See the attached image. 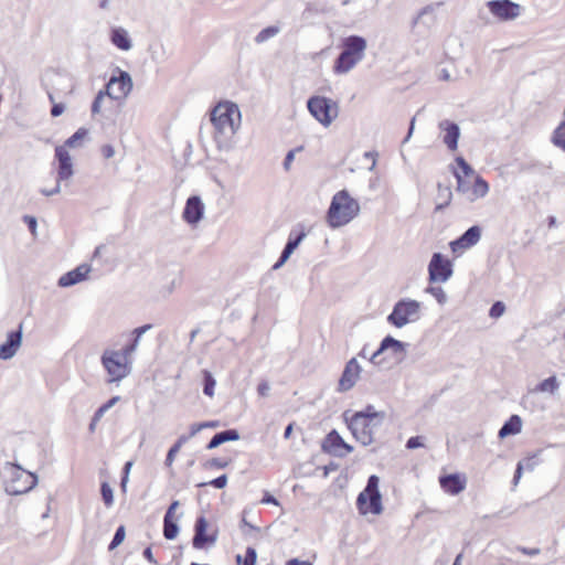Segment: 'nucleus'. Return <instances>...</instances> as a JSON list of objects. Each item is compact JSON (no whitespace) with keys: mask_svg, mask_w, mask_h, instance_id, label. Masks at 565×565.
<instances>
[{"mask_svg":"<svg viewBox=\"0 0 565 565\" xmlns=\"http://www.w3.org/2000/svg\"><path fill=\"white\" fill-rule=\"evenodd\" d=\"M132 89V78L129 73L118 70V76L113 75L106 84L105 92L114 100L125 99Z\"/></svg>","mask_w":565,"mask_h":565,"instance_id":"nucleus-12","label":"nucleus"},{"mask_svg":"<svg viewBox=\"0 0 565 565\" xmlns=\"http://www.w3.org/2000/svg\"><path fill=\"white\" fill-rule=\"evenodd\" d=\"M100 493L106 507H110L114 503V491L107 482H103L100 486Z\"/></svg>","mask_w":565,"mask_h":565,"instance_id":"nucleus-37","label":"nucleus"},{"mask_svg":"<svg viewBox=\"0 0 565 565\" xmlns=\"http://www.w3.org/2000/svg\"><path fill=\"white\" fill-rule=\"evenodd\" d=\"M505 311V306L502 301H497L494 302L490 310H489V316L491 318H494V319H498L500 318Z\"/></svg>","mask_w":565,"mask_h":565,"instance_id":"nucleus-42","label":"nucleus"},{"mask_svg":"<svg viewBox=\"0 0 565 565\" xmlns=\"http://www.w3.org/2000/svg\"><path fill=\"white\" fill-rule=\"evenodd\" d=\"M559 381L555 375H552L536 385L532 391L534 393H548L554 395L559 390Z\"/></svg>","mask_w":565,"mask_h":565,"instance_id":"nucleus-29","label":"nucleus"},{"mask_svg":"<svg viewBox=\"0 0 565 565\" xmlns=\"http://www.w3.org/2000/svg\"><path fill=\"white\" fill-rule=\"evenodd\" d=\"M440 487L449 494L457 495L466 488V479L458 473L439 477Z\"/></svg>","mask_w":565,"mask_h":565,"instance_id":"nucleus-23","label":"nucleus"},{"mask_svg":"<svg viewBox=\"0 0 565 565\" xmlns=\"http://www.w3.org/2000/svg\"><path fill=\"white\" fill-rule=\"evenodd\" d=\"M454 177L457 181L456 191L470 203L486 198L490 191L489 183L481 175H475L471 184L457 170H454Z\"/></svg>","mask_w":565,"mask_h":565,"instance_id":"nucleus-10","label":"nucleus"},{"mask_svg":"<svg viewBox=\"0 0 565 565\" xmlns=\"http://www.w3.org/2000/svg\"><path fill=\"white\" fill-rule=\"evenodd\" d=\"M152 328L151 324H145V326H141L139 328H136L132 333L134 335H137V338H141V335L143 333H146L148 330H150Z\"/></svg>","mask_w":565,"mask_h":565,"instance_id":"nucleus-58","label":"nucleus"},{"mask_svg":"<svg viewBox=\"0 0 565 565\" xmlns=\"http://www.w3.org/2000/svg\"><path fill=\"white\" fill-rule=\"evenodd\" d=\"M552 141L555 146L565 151V120H563L555 129Z\"/></svg>","mask_w":565,"mask_h":565,"instance_id":"nucleus-33","label":"nucleus"},{"mask_svg":"<svg viewBox=\"0 0 565 565\" xmlns=\"http://www.w3.org/2000/svg\"><path fill=\"white\" fill-rule=\"evenodd\" d=\"M257 559V553L253 547L246 550L244 565H255Z\"/></svg>","mask_w":565,"mask_h":565,"instance_id":"nucleus-45","label":"nucleus"},{"mask_svg":"<svg viewBox=\"0 0 565 565\" xmlns=\"http://www.w3.org/2000/svg\"><path fill=\"white\" fill-rule=\"evenodd\" d=\"M227 484V476L226 475H222L209 482H202L200 484H198L199 487H205V486H213L214 488H217V489H223L225 488Z\"/></svg>","mask_w":565,"mask_h":565,"instance_id":"nucleus-41","label":"nucleus"},{"mask_svg":"<svg viewBox=\"0 0 565 565\" xmlns=\"http://www.w3.org/2000/svg\"><path fill=\"white\" fill-rule=\"evenodd\" d=\"M407 347V343L396 340L391 335H387L382 340L379 349L370 355V362L375 365H380V356L386 351H390L392 356L395 358L396 361L402 362L406 356Z\"/></svg>","mask_w":565,"mask_h":565,"instance_id":"nucleus-13","label":"nucleus"},{"mask_svg":"<svg viewBox=\"0 0 565 565\" xmlns=\"http://www.w3.org/2000/svg\"><path fill=\"white\" fill-rule=\"evenodd\" d=\"M294 159H295V151H294V150H290V151L286 154L285 160H284V169H285L286 171H288V170L290 169V167H291V163H292Z\"/></svg>","mask_w":565,"mask_h":565,"instance_id":"nucleus-53","label":"nucleus"},{"mask_svg":"<svg viewBox=\"0 0 565 565\" xmlns=\"http://www.w3.org/2000/svg\"><path fill=\"white\" fill-rule=\"evenodd\" d=\"M367 42L363 36L349 35L342 40V52L333 64L335 74L344 75L351 72L365 57Z\"/></svg>","mask_w":565,"mask_h":565,"instance_id":"nucleus-4","label":"nucleus"},{"mask_svg":"<svg viewBox=\"0 0 565 565\" xmlns=\"http://www.w3.org/2000/svg\"><path fill=\"white\" fill-rule=\"evenodd\" d=\"M270 392V384L266 381H263L257 386V393L262 397H267Z\"/></svg>","mask_w":565,"mask_h":565,"instance_id":"nucleus-47","label":"nucleus"},{"mask_svg":"<svg viewBox=\"0 0 565 565\" xmlns=\"http://www.w3.org/2000/svg\"><path fill=\"white\" fill-rule=\"evenodd\" d=\"M106 98H108V96H107V93L105 92V89L99 90L92 104V114L93 115H98L103 111V107H104V103H105Z\"/></svg>","mask_w":565,"mask_h":565,"instance_id":"nucleus-35","label":"nucleus"},{"mask_svg":"<svg viewBox=\"0 0 565 565\" xmlns=\"http://www.w3.org/2000/svg\"><path fill=\"white\" fill-rule=\"evenodd\" d=\"M180 449H181V448H179V447H178V446H175V445H173V446L169 449V451H168V454H167V458H166V466H167V467H171V466H172V463H173V461H174V459H175V456H177V454L180 451Z\"/></svg>","mask_w":565,"mask_h":565,"instance_id":"nucleus-46","label":"nucleus"},{"mask_svg":"<svg viewBox=\"0 0 565 565\" xmlns=\"http://www.w3.org/2000/svg\"><path fill=\"white\" fill-rule=\"evenodd\" d=\"M204 214V204L200 196L193 195L186 200L185 207L183 210V220L190 224H198Z\"/></svg>","mask_w":565,"mask_h":565,"instance_id":"nucleus-21","label":"nucleus"},{"mask_svg":"<svg viewBox=\"0 0 565 565\" xmlns=\"http://www.w3.org/2000/svg\"><path fill=\"white\" fill-rule=\"evenodd\" d=\"M203 377H204V388H203V392L209 397H213L214 396V387L216 385V381L213 377V375L209 371H206V370L203 371Z\"/></svg>","mask_w":565,"mask_h":565,"instance_id":"nucleus-34","label":"nucleus"},{"mask_svg":"<svg viewBox=\"0 0 565 565\" xmlns=\"http://www.w3.org/2000/svg\"><path fill=\"white\" fill-rule=\"evenodd\" d=\"M120 399L119 396H114L111 397L107 403L103 404L100 407L105 411V412H108L113 406L116 405V403Z\"/></svg>","mask_w":565,"mask_h":565,"instance_id":"nucleus-59","label":"nucleus"},{"mask_svg":"<svg viewBox=\"0 0 565 565\" xmlns=\"http://www.w3.org/2000/svg\"><path fill=\"white\" fill-rule=\"evenodd\" d=\"M179 526L171 519H163V535L167 540H174L178 536Z\"/></svg>","mask_w":565,"mask_h":565,"instance_id":"nucleus-32","label":"nucleus"},{"mask_svg":"<svg viewBox=\"0 0 565 565\" xmlns=\"http://www.w3.org/2000/svg\"><path fill=\"white\" fill-rule=\"evenodd\" d=\"M65 110V107L63 104H55L53 105L52 109H51V115L53 117H58L61 116Z\"/></svg>","mask_w":565,"mask_h":565,"instance_id":"nucleus-56","label":"nucleus"},{"mask_svg":"<svg viewBox=\"0 0 565 565\" xmlns=\"http://www.w3.org/2000/svg\"><path fill=\"white\" fill-rule=\"evenodd\" d=\"M207 530V521L204 516H199L195 521L194 525V536H193V547L196 550H202L205 545H214L217 541V533L213 532L211 534L206 533Z\"/></svg>","mask_w":565,"mask_h":565,"instance_id":"nucleus-17","label":"nucleus"},{"mask_svg":"<svg viewBox=\"0 0 565 565\" xmlns=\"http://www.w3.org/2000/svg\"><path fill=\"white\" fill-rule=\"evenodd\" d=\"M422 317V303L417 300L405 298L397 301L392 312L387 316V322L396 328L417 322Z\"/></svg>","mask_w":565,"mask_h":565,"instance_id":"nucleus-7","label":"nucleus"},{"mask_svg":"<svg viewBox=\"0 0 565 565\" xmlns=\"http://www.w3.org/2000/svg\"><path fill=\"white\" fill-rule=\"evenodd\" d=\"M452 200V190L450 185L438 183L436 194V211H440L448 206Z\"/></svg>","mask_w":565,"mask_h":565,"instance_id":"nucleus-28","label":"nucleus"},{"mask_svg":"<svg viewBox=\"0 0 565 565\" xmlns=\"http://www.w3.org/2000/svg\"><path fill=\"white\" fill-rule=\"evenodd\" d=\"M179 501H173L170 507L168 508L167 512H166V515H164V519H171L173 520L174 519V512L177 510V508L179 507Z\"/></svg>","mask_w":565,"mask_h":565,"instance_id":"nucleus-51","label":"nucleus"},{"mask_svg":"<svg viewBox=\"0 0 565 565\" xmlns=\"http://www.w3.org/2000/svg\"><path fill=\"white\" fill-rule=\"evenodd\" d=\"M136 350H137L136 343H130L118 351H119V354H121V356H125L128 360H132L131 358H132L134 353L136 352Z\"/></svg>","mask_w":565,"mask_h":565,"instance_id":"nucleus-44","label":"nucleus"},{"mask_svg":"<svg viewBox=\"0 0 565 565\" xmlns=\"http://www.w3.org/2000/svg\"><path fill=\"white\" fill-rule=\"evenodd\" d=\"M305 237V232H300L296 237H291L290 235L278 262L273 266V269L276 270L280 268L289 259L291 254L295 252V249L299 246V244L302 242Z\"/></svg>","mask_w":565,"mask_h":565,"instance_id":"nucleus-24","label":"nucleus"},{"mask_svg":"<svg viewBox=\"0 0 565 565\" xmlns=\"http://www.w3.org/2000/svg\"><path fill=\"white\" fill-rule=\"evenodd\" d=\"M100 152L105 159H110L115 156V148L111 145H104Z\"/></svg>","mask_w":565,"mask_h":565,"instance_id":"nucleus-49","label":"nucleus"},{"mask_svg":"<svg viewBox=\"0 0 565 565\" xmlns=\"http://www.w3.org/2000/svg\"><path fill=\"white\" fill-rule=\"evenodd\" d=\"M362 367L355 358L350 359L341 374L338 384L339 392L350 391L360 379Z\"/></svg>","mask_w":565,"mask_h":565,"instance_id":"nucleus-15","label":"nucleus"},{"mask_svg":"<svg viewBox=\"0 0 565 565\" xmlns=\"http://www.w3.org/2000/svg\"><path fill=\"white\" fill-rule=\"evenodd\" d=\"M456 163L461 169L463 178H473L475 179V175H479L478 173H476L473 168L462 157H457Z\"/></svg>","mask_w":565,"mask_h":565,"instance_id":"nucleus-36","label":"nucleus"},{"mask_svg":"<svg viewBox=\"0 0 565 565\" xmlns=\"http://www.w3.org/2000/svg\"><path fill=\"white\" fill-rule=\"evenodd\" d=\"M111 43L122 51H129L132 47L131 39L124 28H115L111 30Z\"/></svg>","mask_w":565,"mask_h":565,"instance_id":"nucleus-25","label":"nucleus"},{"mask_svg":"<svg viewBox=\"0 0 565 565\" xmlns=\"http://www.w3.org/2000/svg\"><path fill=\"white\" fill-rule=\"evenodd\" d=\"M55 159L57 161L58 182L68 181L74 175L73 159L65 146L55 148Z\"/></svg>","mask_w":565,"mask_h":565,"instance_id":"nucleus-16","label":"nucleus"},{"mask_svg":"<svg viewBox=\"0 0 565 565\" xmlns=\"http://www.w3.org/2000/svg\"><path fill=\"white\" fill-rule=\"evenodd\" d=\"M204 468H220L223 469L228 466V460L220 459V458H213L204 462Z\"/></svg>","mask_w":565,"mask_h":565,"instance_id":"nucleus-43","label":"nucleus"},{"mask_svg":"<svg viewBox=\"0 0 565 565\" xmlns=\"http://www.w3.org/2000/svg\"><path fill=\"white\" fill-rule=\"evenodd\" d=\"M202 429H203V428H202V424H201V423H199V424H194V425H192V426H191V428H190V434H189V436H191V438H192V437H194L198 433H200Z\"/></svg>","mask_w":565,"mask_h":565,"instance_id":"nucleus-63","label":"nucleus"},{"mask_svg":"<svg viewBox=\"0 0 565 565\" xmlns=\"http://www.w3.org/2000/svg\"><path fill=\"white\" fill-rule=\"evenodd\" d=\"M522 429V419L519 415H512L500 428L499 438L503 439L510 435H516Z\"/></svg>","mask_w":565,"mask_h":565,"instance_id":"nucleus-26","label":"nucleus"},{"mask_svg":"<svg viewBox=\"0 0 565 565\" xmlns=\"http://www.w3.org/2000/svg\"><path fill=\"white\" fill-rule=\"evenodd\" d=\"M6 477L4 491L9 495H20L28 493L38 484V476L24 470L21 466L12 462L3 465Z\"/></svg>","mask_w":565,"mask_h":565,"instance_id":"nucleus-5","label":"nucleus"},{"mask_svg":"<svg viewBox=\"0 0 565 565\" xmlns=\"http://www.w3.org/2000/svg\"><path fill=\"white\" fill-rule=\"evenodd\" d=\"M24 221L28 223L30 231L34 233L36 230V224H38L36 218L33 216L26 215V216H24Z\"/></svg>","mask_w":565,"mask_h":565,"instance_id":"nucleus-60","label":"nucleus"},{"mask_svg":"<svg viewBox=\"0 0 565 565\" xmlns=\"http://www.w3.org/2000/svg\"><path fill=\"white\" fill-rule=\"evenodd\" d=\"M328 441L332 447H343L348 452L352 451V447L347 445L335 431H332L328 435Z\"/></svg>","mask_w":565,"mask_h":565,"instance_id":"nucleus-38","label":"nucleus"},{"mask_svg":"<svg viewBox=\"0 0 565 565\" xmlns=\"http://www.w3.org/2000/svg\"><path fill=\"white\" fill-rule=\"evenodd\" d=\"M519 551L529 556H535V555L540 554L539 548L520 547Z\"/></svg>","mask_w":565,"mask_h":565,"instance_id":"nucleus-61","label":"nucleus"},{"mask_svg":"<svg viewBox=\"0 0 565 565\" xmlns=\"http://www.w3.org/2000/svg\"><path fill=\"white\" fill-rule=\"evenodd\" d=\"M125 536H126L125 526L120 525L115 532L113 541L109 544V550L111 551V550H115L117 546H119L124 542Z\"/></svg>","mask_w":565,"mask_h":565,"instance_id":"nucleus-39","label":"nucleus"},{"mask_svg":"<svg viewBox=\"0 0 565 565\" xmlns=\"http://www.w3.org/2000/svg\"><path fill=\"white\" fill-rule=\"evenodd\" d=\"M486 7L491 17L498 22L516 20L522 12V7L511 0H489Z\"/></svg>","mask_w":565,"mask_h":565,"instance_id":"nucleus-11","label":"nucleus"},{"mask_svg":"<svg viewBox=\"0 0 565 565\" xmlns=\"http://www.w3.org/2000/svg\"><path fill=\"white\" fill-rule=\"evenodd\" d=\"M287 565H312V564L309 563V562H305V561H299L297 558H292V559L288 561Z\"/></svg>","mask_w":565,"mask_h":565,"instance_id":"nucleus-64","label":"nucleus"},{"mask_svg":"<svg viewBox=\"0 0 565 565\" xmlns=\"http://www.w3.org/2000/svg\"><path fill=\"white\" fill-rule=\"evenodd\" d=\"M263 504H275V505H279V502L278 500L273 497L271 494H269L268 492L265 493V495L263 497L262 501H260Z\"/></svg>","mask_w":565,"mask_h":565,"instance_id":"nucleus-55","label":"nucleus"},{"mask_svg":"<svg viewBox=\"0 0 565 565\" xmlns=\"http://www.w3.org/2000/svg\"><path fill=\"white\" fill-rule=\"evenodd\" d=\"M22 345V323L18 330L10 331L7 334V340L0 345V359H12Z\"/></svg>","mask_w":565,"mask_h":565,"instance_id":"nucleus-18","label":"nucleus"},{"mask_svg":"<svg viewBox=\"0 0 565 565\" xmlns=\"http://www.w3.org/2000/svg\"><path fill=\"white\" fill-rule=\"evenodd\" d=\"M423 446H424V444L422 441V437H419V436L411 437L406 443V447L408 449H416V448H419Z\"/></svg>","mask_w":565,"mask_h":565,"instance_id":"nucleus-48","label":"nucleus"},{"mask_svg":"<svg viewBox=\"0 0 565 565\" xmlns=\"http://www.w3.org/2000/svg\"><path fill=\"white\" fill-rule=\"evenodd\" d=\"M443 142L450 150L455 151L458 148V140L460 137V128L456 122L444 119L438 124Z\"/></svg>","mask_w":565,"mask_h":565,"instance_id":"nucleus-19","label":"nucleus"},{"mask_svg":"<svg viewBox=\"0 0 565 565\" xmlns=\"http://www.w3.org/2000/svg\"><path fill=\"white\" fill-rule=\"evenodd\" d=\"M92 271V266L88 264H81L75 269L70 270L68 273L62 275L58 278L57 285L62 288H67L74 286L78 282H82L88 278L89 273Z\"/></svg>","mask_w":565,"mask_h":565,"instance_id":"nucleus-22","label":"nucleus"},{"mask_svg":"<svg viewBox=\"0 0 565 565\" xmlns=\"http://www.w3.org/2000/svg\"><path fill=\"white\" fill-rule=\"evenodd\" d=\"M280 32V28L277 25H270L265 29H263L256 36L255 42L256 43H264L268 41L269 39L276 36Z\"/></svg>","mask_w":565,"mask_h":565,"instance_id":"nucleus-31","label":"nucleus"},{"mask_svg":"<svg viewBox=\"0 0 565 565\" xmlns=\"http://www.w3.org/2000/svg\"><path fill=\"white\" fill-rule=\"evenodd\" d=\"M481 237V228L477 225L469 227L459 238L450 243L454 253L463 252L475 246Z\"/></svg>","mask_w":565,"mask_h":565,"instance_id":"nucleus-20","label":"nucleus"},{"mask_svg":"<svg viewBox=\"0 0 565 565\" xmlns=\"http://www.w3.org/2000/svg\"><path fill=\"white\" fill-rule=\"evenodd\" d=\"M360 213V204L347 190L337 192L327 212V223L331 228L349 224Z\"/></svg>","mask_w":565,"mask_h":565,"instance_id":"nucleus-3","label":"nucleus"},{"mask_svg":"<svg viewBox=\"0 0 565 565\" xmlns=\"http://www.w3.org/2000/svg\"><path fill=\"white\" fill-rule=\"evenodd\" d=\"M210 120L213 126V139L217 149L230 150L242 124V114L238 106L227 100L220 102L212 108Z\"/></svg>","mask_w":565,"mask_h":565,"instance_id":"nucleus-1","label":"nucleus"},{"mask_svg":"<svg viewBox=\"0 0 565 565\" xmlns=\"http://www.w3.org/2000/svg\"><path fill=\"white\" fill-rule=\"evenodd\" d=\"M522 473H523V462L519 461L516 465L515 473H514L513 481H512L513 487H516L519 484Z\"/></svg>","mask_w":565,"mask_h":565,"instance_id":"nucleus-50","label":"nucleus"},{"mask_svg":"<svg viewBox=\"0 0 565 565\" xmlns=\"http://www.w3.org/2000/svg\"><path fill=\"white\" fill-rule=\"evenodd\" d=\"M88 135V130L86 128H79L75 134H73L63 146L65 149L67 148H81L84 145V140Z\"/></svg>","mask_w":565,"mask_h":565,"instance_id":"nucleus-30","label":"nucleus"},{"mask_svg":"<svg viewBox=\"0 0 565 565\" xmlns=\"http://www.w3.org/2000/svg\"><path fill=\"white\" fill-rule=\"evenodd\" d=\"M536 457V455L534 456H531V457H527L523 462V469H527L530 471L534 470L535 466H536V461L534 460Z\"/></svg>","mask_w":565,"mask_h":565,"instance_id":"nucleus-52","label":"nucleus"},{"mask_svg":"<svg viewBox=\"0 0 565 565\" xmlns=\"http://www.w3.org/2000/svg\"><path fill=\"white\" fill-rule=\"evenodd\" d=\"M60 191H61V182H58V179L56 180V185L53 189H49V190L42 189L41 190L42 194H44L46 196L57 194V193H60Z\"/></svg>","mask_w":565,"mask_h":565,"instance_id":"nucleus-54","label":"nucleus"},{"mask_svg":"<svg viewBox=\"0 0 565 565\" xmlns=\"http://www.w3.org/2000/svg\"><path fill=\"white\" fill-rule=\"evenodd\" d=\"M384 419L385 413L376 411L373 405H367L350 418L345 416L350 430L363 446L371 445L374 441V431L383 424Z\"/></svg>","mask_w":565,"mask_h":565,"instance_id":"nucleus-2","label":"nucleus"},{"mask_svg":"<svg viewBox=\"0 0 565 565\" xmlns=\"http://www.w3.org/2000/svg\"><path fill=\"white\" fill-rule=\"evenodd\" d=\"M237 439H239V434L236 429L223 430L221 433L215 434L212 437V439L207 444L206 448L214 449L226 441H234Z\"/></svg>","mask_w":565,"mask_h":565,"instance_id":"nucleus-27","label":"nucleus"},{"mask_svg":"<svg viewBox=\"0 0 565 565\" xmlns=\"http://www.w3.org/2000/svg\"><path fill=\"white\" fill-rule=\"evenodd\" d=\"M379 477L375 475L371 476L365 489L358 495L356 505L361 514H380L382 512V495L379 490Z\"/></svg>","mask_w":565,"mask_h":565,"instance_id":"nucleus-8","label":"nucleus"},{"mask_svg":"<svg viewBox=\"0 0 565 565\" xmlns=\"http://www.w3.org/2000/svg\"><path fill=\"white\" fill-rule=\"evenodd\" d=\"M191 439V436L189 435H181L177 443L174 444L175 446H178L179 448H181L184 444H186L189 440Z\"/></svg>","mask_w":565,"mask_h":565,"instance_id":"nucleus-62","label":"nucleus"},{"mask_svg":"<svg viewBox=\"0 0 565 565\" xmlns=\"http://www.w3.org/2000/svg\"><path fill=\"white\" fill-rule=\"evenodd\" d=\"M100 363L108 375V383L121 382L132 370V360L121 356L119 351L114 349L104 350Z\"/></svg>","mask_w":565,"mask_h":565,"instance_id":"nucleus-6","label":"nucleus"},{"mask_svg":"<svg viewBox=\"0 0 565 565\" xmlns=\"http://www.w3.org/2000/svg\"><path fill=\"white\" fill-rule=\"evenodd\" d=\"M426 291L434 296L439 305L447 302V295L441 287H429Z\"/></svg>","mask_w":565,"mask_h":565,"instance_id":"nucleus-40","label":"nucleus"},{"mask_svg":"<svg viewBox=\"0 0 565 565\" xmlns=\"http://www.w3.org/2000/svg\"><path fill=\"white\" fill-rule=\"evenodd\" d=\"M307 107L312 117L324 127H329L339 115L338 103L324 96L310 97Z\"/></svg>","mask_w":565,"mask_h":565,"instance_id":"nucleus-9","label":"nucleus"},{"mask_svg":"<svg viewBox=\"0 0 565 565\" xmlns=\"http://www.w3.org/2000/svg\"><path fill=\"white\" fill-rule=\"evenodd\" d=\"M429 280L445 282L452 274L451 264L440 253H435L428 265Z\"/></svg>","mask_w":565,"mask_h":565,"instance_id":"nucleus-14","label":"nucleus"},{"mask_svg":"<svg viewBox=\"0 0 565 565\" xmlns=\"http://www.w3.org/2000/svg\"><path fill=\"white\" fill-rule=\"evenodd\" d=\"M431 12H433V8H431V7H425V8H423V9L418 12V14L416 15V18L414 19V24H417V23L422 20V18H423L424 15L429 14V13H431Z\"/></svg>","mask_w":565,"mask_h":565,"instance_id":"nucleus-57","label":"nucleus"}]
</instances>
